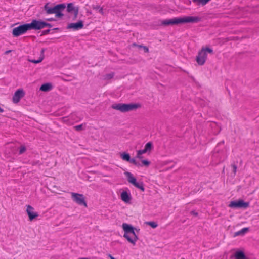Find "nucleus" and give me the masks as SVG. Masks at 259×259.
<instances>
[{
  "instance_id": "nucleus-14",
  "label": "nucleus",
  "mask_w": 259,
  "mask_h": 259,
  "mask_svg": "<svg viewBox=\"0 0 259 259\" xmlns=\"http://www.w3.org/2000/svg\"><path fill=\"white\" fill-rule=\"evenodd\" d=\"M67 11L69 13L73 12L74 13V18H77L78 14L79 9L78 7H74L73 3L68 4L67 7Z\"/></svg>"
},
{
  "instance_id": "nucleus-41",
  "label": "nucleus",
  "mask_w": 259,
  "mask_h": 259,
  "mask_svg": "<svg viewBox=\"0 0 259 259\" xmlns=\"http://www.w3.org/2000/svg\"><path fill=\"white\" fill-rule=\"evenodd\" d=\"M3 112H4V109L3 108H2L1 107H0V112L2 113Z\"/></svg>"
},
{
  "instance_id": "nucleus-28",
  "label": "nucleus",
  "mask_w": 259,
  "mask_h": 259,
  "mask_svg": "<svg viewBox=\"0 0 259 259\" xmlns=\"http://www.w3.org/2000/svg\"><path fill=\"white\" fill-rule=\"evenodd\" d=\"M26 150V148L25 146H21L20 147L19 151V154L21 155L23 153H24Z\"/></svg>"
},
{
  "instance_id": "nucleus-32",
  "label": "nucleus",
  "mask_w": 259,
  "mask_h": 259,
  "mask_svg": "<svg viewBox=\"0 0 259 259\" xmlns=\"http://www.w3.org/2000/svg\"><path fill=\"white\" fill-rule=\"evenodd\" d=\"M74 128L77 131H79L80 130H81L82 129V124H80V125H76L75 126H74Z\"/></svg>"
},
{
  "instance_id": "nucleus-31",
  "label": "nucleus",
  "mask_w": 259,
  "mask_h": 259,
  "mask_svg": "<svg viewBox=\"0 0 259 259\" xmlns=\"http://www.w3.org/2000/svg\"><path fill=\"white\" fill-rule=\"evenodd\" d=\"M51 29H49L42 31L41 35H45L50 33Z\"/></svg>"
},
{
  "instance_id": "nucleus-12",
  "label": "nucleus",
  "mask_w": 259,
  "mask_h": 259,
  "mask_svg": "<svg viewBox=\"0 0 259 259\" xmlns=\"http://www.w3.org/2000/svg\"><path fill=\"white\" fill-rule=\"evenodd\" d=\"M84 24L82 21L80 20L76 23H71L67 26V29H72L73 30H78L83 27Z\"/></svg>"
},
{
  "instance_id": "nucleus-24",
  "label": "nucleus",
  "mask_w": 259,
  "mask_h": 259,
  "mask_svg": "<svg viewBox=\"0 0 259 259\" xmlns=\"http://www.w3.org/2000/svg\"><path fill=\"white\" fill-rule=\"evenodd\" d=\"M130 160H129L128 162L131 163H132L137 166H142V165H141V164L139 162L137 161L135 158H130Z\"/></svg>"
},
{
  "instance_id": "nucleus-17",
  "label": "nucleus",
  "mask_w": 259,
  "mask_h": 259,
  "mask_svg": "<svg viewBox=\"0 0 259 259\" xmlns=\"http://www.w3.org/2000/svg\"><path fill=\"white\" fill-rule=\"evenodd\" d=\"M52 89V85L50 83H46L41 85L40 90L44 92H48Z\"/></svg>"
},
{
  "instance_id": "nucleus-18",
  "label": "nucleus",
  "mask_w": 259,
  "mask_h": 259,
  "mask_svg": "<svg viewBox=\"0 0 259 259\" xmlns=\"http://www.w3.org/2000/svg\"><path fill=\"white\" fill-rule=\"evenodd\" d=\"M120 157L122 158L123 160L126 161L128 162L131 158L130 154L126 153V152H123L120 153Z\"/></svg>"
},
{
  "instance_id": "nucleus-20",
  "label": "nucleus",
  "mask_w": 259,
  "mask_h": 259,
  "mask_svg": "<svg viewBox=\"0 0 259 259\" xmlns=\"http://www.w3.org/2000/svg\"><path fill=\"white\" fill-rule=\"evenodd\" d=\"M210 0H192L193 3L197 4V5H205Z\"/></svg>"
},
{
  "instance_id": "nucleus-5",
  "label": "nucleus",
  "mask_w": 259,
  "mask_h": 259,
  "mask_svg": "<svg viewBox=\"0 0 259 259\" xmlns=\"http://www.w3.org/2000/svg\"><path fill=\"white\" fill-rule=\"evenodd\" d=\"M207 53L212 54L213 50L210 48L203 47L201 50L198 52V55L196 56V61L199 65H203L207 59Z\"/></svg>"
},
{
  "instance_id": "nucleus-10",
  "label": "nucleus",
  "mask_w": 259,
  "mask_h": 259,
  "mask_svg": "<svg viewBox=\"0 0 259 259\" xmlns=\"http://www.w3.org/2000/svg\"><path fill=\"white\" fill-rule=\"evenodd\" d=\"M249 206V203L245 202L243 200L238 201H232L229 204V207L231 208H246Z\"/></svg>"
},
{
  "instance_id": "nucleus-22",
  "label": "nucleus",
  "mask_w": 259,
  "mask_h": 259,
  "mask_svg": "<svg viewBox=\"0 0 259 259\" xmlns=\"http://www.w3.org/2000/svg\"><path fill=\"white\" fill-rule=\"evenodd\" d=\"M44 59V56H40L38 60H34V59H28V61L30 62L33 63L35 64L39 63L41 62Z\"/></svg>"
},
{
  "instance_id": "nucleus-43",
  "label": "nucleus",
  "mask_w": 259,
  "mask_h": 259,
  "mask_svg": "<svg viewBox=\"0 0 259 259\" xmlns=\"http://www.w3.org/2000/svg\"><path fill=\"white\" fill-rule=\"evenodd\" d=\"M79 259H89L88 258H79Z\"/></svg>"
},
{
  "instance_id": "nucleus-27",
  "label": "nucleus",
  "mask_w": 259,
  "mask_h": 259,
  "mask_svg": "<svg viewBox=\"0 0 259 259\" xmlns=\"http://www.w3.org/2000/svg\"><path fill=\"white\" fill-rule=\"evenodd\" d=\"M141 162H142V164H141V165H142V166H148L150 164V162L147 160H142Z\"/></svg>"
},
{
  "instance_id": "nucleus-16",
  "label": "nucleus",
  "mask_w": 259,
  "mask_h": 259,
  "mask_svg": "<svg viewBox=\"0 0 259 259\" xmlns=\"http://www.w3.org/2000/svg\"><path fill=\"white\" fill-rule=\"evenodd\" d=\"M234 257L235 259H248L246 257L244 252L241 250H237L235 252Z\"/></svg>"
},
{
  "instance_id": "nucleus-39",
  "label": "nucleus",
  "mask_w": 259,
  "mask_h": 259,
  "mask_svg": "<svg viewBox=\"0 0 259 259\" xmlns=\"http://www.w3.org/2000/svg\"><path fill=\"white\" fill-rule=\"evenodd\" d=\"M11 52V50H8V51H6L5 53V54H9V53H10Z\"/></svg>"
},
{
  "instance_id": "nucleus-30",
  "label": "nucleus",
  "mask_w": 259,
  "mask_h": 259,
  "mask_svg": "<svg viewBox=\"0 0 259 259\" xmlns=\"http://www.w3.org/2000/svg\"><path fill=\"white\" fill-rule=\"evenodd\" d=\"M232 168H233V173L234 174V175L236 174V171H237V165H235V164H232L231 165Z\"/></svg>"
},
{
  "instance_id": "nucleus-38",
  "label": "nucleus",
  "mask_w": 259,
  "mask_h": 259,
  "mask_svg": "<svg viewBox=\"0 0 259 259\" xmlns=\"http://www.w3.org/2000/svg\"><path fill=\"white\" fill-rule=\"evenodd\" d=\"M45 50H46V49H45V48H43L41 49L40 56H42V55L44 56V52H45Z\"/></svg>"
},
{
  "instance_id": "nucleus-8",
  "label": "nucleus",
  "mask_w": 259,
  "mask_h": 259,
  "mask_svg": "<svg viewBox=\"0 0 259 259\" xmlns=\"http://www.w3.org/2000/svg\"><path fill=\"white\" fill-rule=\"evenodd\" d=\"M29 30L27 23L20 25L14 28L12 31V34L14 37H18Z\"/></svg>"
},
{
  "instance_id": "nucleus-13",
  "label": "nucleus",
  "mask_w": 259,
  "mask_h": 259,
  "mask_svg": "<svg viewBox=\"0 0 259 259\" xmlns=\"http://www.w3.org/2000/svg\"><path fill=\"white\" fill-rule=\"evenodd\" d=\"M33 210L34 208L33 207L29 205H27L26 212L30 221H32L38 216V213L34 212Z\"/></svg>"
},
{
  "instance_id": "nucleus-19",
  "label": "nucleus",
  "mask_w": 259,
  "mask_h": 259,
  "mask_svg": "<svg viewBox=\"0 0 259 259\" xmlns=\"http://www.w3.org/2000/svg\"><path fill=\"white\" fill-rule=\"evenodd\" d=\"M248 230H249L248 228H244L242 229L241 230L235 232V234H234V236L243 235L245 233H246L247 231H248Z\"/></svg>"
},
{
  "instance_id": "nucleus-4",
  "label": "nucleus",
  "mask_w": 259,
  "mask_h": 259,
  "mask_svg": "<svg viewBox=\"0 0 259 259\" xmlns=\"http://www.w3.org/2000/svg\"><path fill=\"white\" fill-rule=\"evenodd\" d=\"M140 107H141V105L138 103H117L111 105L112 109L119 110L123 113L135 110Z\"/></svg>"
},
{
  "instance_id": "nucleus-29",
  "label": "nucleus",
  "mask_w": 259,
  "mask_h": 259,
  "mask_svg": "<svg viewBox=\"0 0 259 259\" xmlns=\"http://www.w3.org/2000/svg\"><path fill=\"white\" fill-rule=\"evenodd\" d=\"M46 27H48L49 28H51L52 27V25L50 23H48L47 22H46L45 21H43V28Z\"/></svg>"
},
{
  "instance_id": "nucleus-15",
  "label": "nucleus",
  "mask_w": 259,
  "mask_h": 259,
  "mask_svg": "<svg viewBox=\"0 0 259 259\" xmlns=\"http://www.w3.org/2000/svg\"><path fill=\"white\" fill-rule=\"evenodd\" d=\"M121 199L123 201L127 203L130 202L132 196L130 193H127L126 191H123L121 193Z\"/></svg>"
},
{
  "instance_id": "nucleus-40",
  "label": "nucleus",
  "mask_w": 259,
  "mask_h": 259,
  "mask_svg": "<svg viewBox=\"0 0 259 259\" xmlns=\"http://www.w3.org/2000/svg\"><path fill=\"white\" fill-rule=\"evenodd\" d=\"M109 257L110 258V259H115L114 257H113L111 255L109 254Z\"/></svg>"
},
{
  "instance_id": "nucleus-36",
  "label": "nucleus",
  "mask_w": 259,
  "mask_h": 259,
  "mask_svg": "<svg viewBox=\"0 0 259 259\" xmlns=\"http://www.w3.org/2000/svg\"><path fill=\"white\" fill-rule=\"evenodd\" d=\"M46 20L48 21H55L56 20L55 18H50L47 19Z\"/></svg>"
},
{
  "instance_id": "nucleus-37",
  "label": "nucleus",
  "mask_w": 259,
  "mask_h": 259,
  "mask_svg": "<svg viewBox=\"0 0 259 259\" xmlns=\"http://www.w3.org/2000/svg\"><path fill=\"white\" fill-rule=\"evenodd\" d=\"M32 164L33 165H37V164H39V161H33L32 163Z\"/></svg>"
},
{
  "instance_id": "nucleus-35",
  "label": "nucleus",
  "mask_w": 259,
  "mask_h": 259,
  "mask_svg": "<svg viewBox=\"0 0 259 259\" xmlns=\"http://www.w3.org/2000/svg\"><path fill=\"white\" fill-rule=\"evenodd\" d=\"M98 8H99V13H100L101 14H103V9L102 8H101L100 6H98Z\"/></svg>"
},
{
  "instance_id": "nucleus-23",
  "label": "nucleus",
  "mask_w": 259,
  "mask_h": 259,
  "mask_svg": "<svg viewBox=\"0 0 259 259\" xmlns=\"http://www.w3.org/2000/svg\"><path fill=\"white\" fill-rule=\"evenodd\" d=\"M146 152H147L146 151V150L144 149L137 151V157L139 159H141L142 158V156L141 155L143 154H144Z\"/></svg>"
},
{
  "instance_id": "nucleus-42",
  "label": "nucleus",
  "mask_w": 259,
  "mask_h": 259,
  "mask_svg": "<svg viewBox=\"0 0 259 259\" xmlns=\"http://www.w3.org/2000/svg\"><path fill=\"white\" fill-rule=\"evenodd\" d=\"M98 6H96V7H93V9H96V10H99V8H98Z\"/></svg>"
},
{
  "instance_id": "nucleus-11",
  "label": "nucleus",
  "mask_w": 259,
  "mask_h": 259,
  "mask_svg": "<svg viewBox=\"0 0 259 259\" xmlns=\"http://www.w3.org/2000/svg\"><path fill=\"white\" fill-rule=\"evenodd\" d=\"M25 95V92L23 89H18L14 93L12 100L14 103H18L20 99Z\"/></svg>"
},
{
  "instance_id": "nucleus-34",
  "label": "nucleus",
  "mask_w": 259,
  "mask_h": 259,
  "mask_svg": "<svg viewBox=\"0 0 259 259\" xmlns=\"http://www.w3.org/2000/svg\"><path fill=\"white\" fill-rule=\"evenodd\" d=\"M190 213L192 214V215H193L194 216H197L198 215V213L197 212H196L194 210H192L190 212Z\"/></svg>"
},
{
  "instance_id": "nucleus-7",
  "label": "nucleus",
  "mask_w": 259,
  "mask_h": 259,
  "mask_svg": "<svg viewBox=\"0 0 259 259\" xmlns=\"http://www.w3.org/2000/svg\"><path fill=\"white\" fill-rule=\"evenodd\" d=\"M71 198L73 201L78 205H83L85 207H87V203L83 194L72 192Z\"/></svg>"
},
{
  "instance_id": "nucleus-26",
  "label": "nucleus",
  "mask_w": 259,
  "mask_h": 259,
  "mask_svg": "<svg viewBox=\"0 0 259 259\" xmlns=\"http://www.w3.org/2000/svg\"><path fill=\"white\" fill-rule=\"evenodd\" d=\"M146 224L149 225L153 228H155L157 227V224L155 222H147Z\"/></svg>"
},
{
  "instance_id": "nucleus-1",
  "label": "nucleus",
  "mask_w": 259,
  "mask_h": 259,
  "mask_svg": "<svg viewBox=\"0 0 259 259\" xmlns=\"http://www.w3.org/2000/svg\"><path fill=\"white\" fill-rule=\"evenodd\" d=\"M200 21L201 18L198 16H185L164 20L161 22V24L164 26L175 25L186 23H197Z\"/></svg>"
},
{
  "instance_id": "nucleus-25",
  "label": "nucleus",
  "mask_w": 259,
  "mask_h": 259,
  "mask_svg": "<svg viewBox=\"0 0 259 259\" xmlns=\"http://www.w3.org/2000/svg\"><path fill=\"white\" fill-rule=\"evenodd\" d=\"M114 73L113 72L106 74L105 75H104V79L109 80V79L112 78L114 77Z\"/></svg>"
},
{
  "instance_id": "nucleus-45",
  "label": "nucleus",
  "mask_w": 259,
  "mask_h": 259,
  "mask_svg": "<svg viewBox=\"0 0 259 259\" xmlns=\"http://www.w3.org/2000/svg\"><path fill=\"white\" fill-rule=\"evenodd\" d=\"M136 230H137V231H140V229Z\"/></svg>"
},
{
  "instance_id": "nucleus-44",
  "label": "nucleus",
  "mask_w": 259,
  "mask_h": 259,
  "mask_svg": "<svg viewBox=\"0 0 259 259\" xmlns=\"http://www.w3.org/2000/svg\"><path fill=\"white\" fill-rule=\"evenodd\" d=\"M58 28H56L53 29V30H58Z\"/></svg>"
},
{
  "instance_id": "nucleus-3",
  "label": "nucleus",
  "mask_w": 259,
  "mask_h": 259,
  "mask_svg": "<svg viewBox=\"0 0 259 259\" xmlns=\"http://www.w3.org/2000/svg\"><path fill=\"white\" fill-rule=\"evenodd\" d=\"M123 230L124 231L123 237L127 240L135 245L138 240V236L136 235L135 230H136L132 225L123 223L122 225Z\"/></svg>"
},
{
  "instance_id": "nucleus-2",
  "label": "nucleus",
  "mask_w": 259,
  "mask_h": 259,
  "mask_svg": "<svg viewBox=\"0 0 259 259\" xmlns=\"http://www.w3.org/2000/svg\"><path fill=\"white\" fill-rule=\"evenodd\" d=\"M50 3H47L44 7V10L45 11L46 14H55V16L57 18H62L64 14L62 12L66 8V5L65 4H60L56 5L54 6H52Z\"/></svg>"
},
{
  "instance_id": "nucleus-33",
  "label": "nucleus",
  "mask_w": 259,
  "mask_h": 259,
  "mask_svg": "<svg viewBox=\"0 0 259 259\" xmlns=\"http://www.w3.org/2000/svg\"><path fill=\"white\" fill-rule=\"evenodd\" d=\"M139 47L140 48H143V50L144 51V52L145 53H147L149 52V49L148 48L146 47V46H142V45H139Z\"/></svg>"
},
{
  "instance_id": "nucleus-21",
  "label": "nucleus",
  "mask_w": 259,
  "mask_h": 259,
  "mask_svg": "<svg viewBox=\"0 0 259 259\" xmlns=\"http://www.w3.org/2000/svg\"><path fill=\"white\" fill-rule=\"evenodd\" d=\"M152 147H153L152 143L151 142H149L146 144V145L145 146L144 149L146 150V152H148V151H151Z\"/></svg>"
},
{
  "instance_id": "nucleus-6",
  "label": "nucleus",
  "mask_w": 259,
  "mask_h": 259,
  "mask_svg": "<svg viewBox=\"0 0 259 259\" xmlns=\"http://www.w3.org/2000/svg\"><path fill=\"white\" fill-rule=\"evenodd\" d=\"M124 175L126 176L128 182L133 184L136 188L140 189L142 191H145L144 184L142 182H137L136 179L134 177L133 175L130 172L126 171Z\"/></svg>"
},
{
  "instance_id": "nucleus-9",
  "label": "nucleus",
  "mask_w": 259,
  "mask_h": 259,
  "mask_svg": "<svg viewBox=\"0 0 259 259\" xmlns=\"http://www.w3.org/2000/svg\"><path fill=\"white\" fill-rule=\"evenodd\" d=\"M29 30H38L43 29V21L33 19L30 23H27Z\"/></svg>"
}]
</instances>
